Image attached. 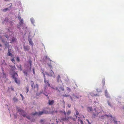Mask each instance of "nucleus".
Wrapping results in <instances>:
<instances>
[{
    "label": "nucleus",
    "mask_w": 124,
    "mask_h": 124,
    "mask_svg": "<svg viewBox=\"0 0 124 124\" xmlns=\"http://www.w3.org/2000/svg\"><path fill=\"white\" fill-rule=\"evenodd\" d=\"M102 110L101 108V107L100 108L96 107L94 109L93 111H94L95 113L93 112L92 114V116L94 117H95L97 116H98L99 113L101 112V111Z\"/></svg>",
    "instance_id": "nucleus-1"
},
{
    "label": "nucleus",
    "mask_w": 124,
    "mask_h": 124,
    "mask_svg": "<svg viewBox=\"0 0 124 124\" xmlns=\"http://www.w3.org/2000/svg\"><path fill=\"white\" fill-rule=\"evenodd\" d=\"M31 85L32 89H35V88H37V91H38L39 89V85L36 84L34 86V82L33 81H31Z\"/></svg>",
    "instance_id": "nucleus-2"
},
{
    "label": "nucleus",
    "mask_w": 124,
    "mask_h": 124,
    "mask_svg": "<svg viewBox=\"0 0 124 124\" xmlns=\"http://www.w3.org/2000/svg\"><path fill=\"white\" fill-rule=\"evenodd\" d=\"M18 111L20 112L19 113L22 115L24 117H26L29 119H30L29 116H26V114L25 113L24 111L21 109H19L18 110Z\"/></svg>",
    "instance_id": "nucleus-3"
},
{
    "label": "nucleus",
    "mask_w": 124,
    "mask_h": 124,
    "mask_svg": "<svg viewBox=\"0 0 124 124\" xmlns=\"http://www.w3.org/2000/svg\"><path fill=\"white\" fill-rule=\"evenodd\" d=\"M48 113L45 110H43L42 111H40L39 112H36L34 113H32V114L33 115H37L40 116L42 115L43 114H47Z\"/></svg>",
    "instance_id": "nucleus-4"
},
{
    "label": "nucleus",
    "mask_w": 124,
    "mask_h": 124,
    "mask_svg": "<svg viewBox=\"0 0 124 124\" xmlns=\"http://www.w3.org/2000/svg\"><path fill=\"white\" fill-rule=\"evenodd\" d=\"M18 76V75L16 73H14L12 75L13 78L14 79L15 82L16 83H19L20 81L19 80H18V79L16 78V77Z\"/></svg>",
    "instance_id": "nucleus-5"
},
{
    "label": "nucleus",
    "mask_w": 124,
    "mask_h": 124,
    "mask_svg": "<svg viewBox=\"0 0 124 124\" xmlns=\"http://www.w3.org/2000/svg\"><path fill=\"white\" fill-rule=\"evenodd\" d=\"M7 55L9 56H10L11 57H12L13 56V54L12 53L11 49H8Z\"/></svg>",
    "instance_id": "nucleus-6"
},
{
    "label": "nucleus",
    "mask_w": 124,
    "mask_h": 124,
    "mask_svg": "<svg viewBox=\"0 0 124 124\" xmlns=\"http://www.w3.org/2000/svg\"><path fill=\"white\" fill-rule=\"evenodd\" d=\"M43 75L44 77V82L48 86H50V85L49 84L48 81L47 80H46V77L45 76V74H44Z\"/></svg>",
    "instance_id": "nucleus-7"
},
{
    "label": "nucleus",
    "mask_w": 124,
    "mask_h": 124,
    "mask_svg": "<svg viewBox=\"0 0 124 124\" xmlns=\"http://www.w3.org/2000/svg\"><path fill=\"white\" fill-rule=\"evenodd\" d=\"M23 48L25 51H28L30 49V46H24Z\"/></svg>",
    "instance_id": "nucleus-8"
},
{
    "label": "nucleus",
    "mask_w": 124,
    "mask_h": 124,
    "mask_svg": "<svg viewBox=\"0 0 124 124\" xmlns=\"http://www.w3.org/2000/svg\"><path fill=\"white\" fill-rule=\"evenodd\" d=\"M54 103V101L53 100L51 101L50 100H48V103L49 105H52Z\"/></svg>",
    "instance_id": "nucleus-9"
},
{
    "label": "nucleus",
    "mask_w": 124,
    "mask_h": 124,
    "mask_svg": "<svg viewBox=\"0 0 124 124\" xmlns=\"http://www.w3.org/2000/svg\"><path fill=\"white\" fill-rule=\"evenodd\" d=\"M28 40L30 45L33 46V44L32 40L31 39H29Z\"/></svg>",
    "instance_id": "nucleus-10"
},
{
    "label": "nucleus",
    "mask_w": 124,
    "mask_h": 124,
    "mask_svg": "<svg viewBox=\"0 0 124 124\" xmlns=\"http://www.w3.org/2000/svg\"><path fill=\"white\" fill-rule=\"evenodd\" d=\"M6 74L4 73L3 72V73L1 74V77L4 78H6Z\"/></svg>",
    "instance_id": "nucleus-11"
},
{
    "label": "nucleus",
    "mask_w": 124,
    "mask_h": 124,
    "mask_svg": "<svg viewBox=\"0 0 124 124\" xmlns=\"http://www.w3.org/2000/svg\"><path fill=\"white\" fill-rule=\"evenodd\" d=\"M16 40V38L13 37L12 38V40L10 42L11 43H13L15 42Z\"/></svg>",
    "instance_id": "nucleus-12"
},
{
    "label": "nucleus",
    "mask_w": 124,
    "mask_h": 124,
    "mask_svg": "<svg viewBox=\"0 0 124 124\" xmlns=\"http://www.w3.org/2000/svg\"><path fill=\"white\" fill-rule=\"evenodd\" d=\"M92 108L91 107H89L87 108V110L88 112H91L92 111Z\"/></svg>",
    "instance_id": "nucleus-13"
},
{
    "label": "nucleus",
    "mask_w": 124,
    "mask_h": 124,
    "mask_svg": "<svg viewBox=\"0 0 124 124\" xmlns=\"http://www.w3.org/2000/svg\"><path fill=\"white\" fill-rule=\"evenodd\" d=\"M23 23V19H21L20 21L19 24L20 25H22Z\"/></svg>",
    "instance_id": "nucleus-14"
},
{
    "label": "nucleus",
    "mask_w": 124,
    "mask_h": 124,
    "mask_svg": "<svg viewBox=\"0 0 124 124\" xmlns=\"http://www.w3.org/2000/svg\"><path fill=\"white\" fill-rule=\"evenodd\" d=\"M70 117H68L67 118H62V120L64 121L68 120Z\"/></svg>",
    "instance_id": "nucleus-15"
},
{
    "label": "nucleus",
    "mask_w": 124,
    "mask_h": 124,
    "mask_svg": "<svg viewBox=\"0 0 124 124\" xmlns=\"http://www.w3.org/2000/svg\"><path fill=\"white\" fill-rule=\"evenodd\" d=\"M60 77L59 75H58L57 77V81L58 82H59V81L60 79Z\"/></svg>",
    "instance_id": "nucleus-16"
},
{
    "label": "nucleus",
    "mask_w": 124,
    "mask_h": 124,
    "mask_svg": "<svg viewBox=\"0 0 124 124\" xmlns=\"http://www.w3.org/2000/svg\"><path fill=\"white\" fill-rule=\"evenodd\" d=\"M18 68L21 71L22 70V66L21 65H19L18 66Z\"/></svg>",
    "instance_id": "nucleus-17"
},
{
    "label": "nucleus",
    "mask_w": 124,
    "mask_h": 124,
    "mask_svg": "<svg viewBox=\"0 0 124 124\" xmlns=\"http://www.w3.org/2000/svg\"><path fill=\"white\" fill-rule=\"evenodd\" d=\"M11 60L13 63L15 64V61L14 58H12L11 59Z\"/></svg>",
    "instance_id": "nucleus-18"
},
{
    "label": "nucleus",
    "mask_w": 124,
    "mask_h": 124,
    "mask_svg": "<svg viewBox=\"0 0 124 124\" xmlns=\"http://www.w3.org/2000/svg\"><path fill=\"white\" fill-rule=\"evenodd\" d=\"M51 71L50 72V75L51 76H52L53 74H54V72L52 71V70H51Z\"/></svg>",
    "instance_id": "nucleus-19"
},
{
    "label": "nucleus",
    "mask_w": 124,
    "mask_h": 124,
    "mask_svg": "<svg viewBox=\"0 0 124 124\" xmlns=\"http://www.w3.org/2000/svg\"><path fill=\"white\" fill-rule=\"evenodd\" d=\"M5 46H6L5 48H6V47H8V43L7 42H6L5 44Z\"/></svg>",
    "instance_id": "nucleus-20"
},
{
    "label": "nucleus",
    "mask_w": 124,
    "mask_h": 124,
    "mask_svg": "<svg viewBox=\"0 0 124 124\" xmlns=\"http://www.w3.org/2000/svg\"><path fill=\"white\" fill-rule=\"evenodd\" d=\"M78 121L79 122H80L81 124H83V121L82 120H80V119H78Z\"/></svg>",
    "instance_id": "nucleus-21"
},
{
    "label": "nucleus",
    "mask_w": 124,
    "mask_h": 124,
    "mask_svg": "<svg viewBox=\"0 0 124 124\" xmlns=\"http://www.w3.org/2000/svg\"><path fill=\"white\" fill-rule=\"evenodd\" d=\"M13 100L14 101V102H16L18 100L15 97H14L13 98Z\"/></svg>",
    "instance_id": "nucleus-22"
},
{
    "label": "nucleus",
    "mask_w": 124,
    "mask_h": 124,
    "mask_svg": "<svg viewBox=\"0 0 124 124\" xmlns=\"http://www.w3.org/2000/svg\"><path fill=\"white\" fill-rule=\"evenodd\" d=\"M16 60L18 62L20 61V59L18 57H16Z\"/></svg>",
    "instance_id": "nucleus-23"
},
{
    "label": "nucleus",
    "mask_w": 124,
    "mask_h": 124,
    "mask_svg": "<svg viewBox=\"0 0 124 124\" xmlns=\"http://www.w3.org/2000/svg\"><path fill=\"white\" fill-rule=\"evenodd\" d=\"M31 20L32 23H34V20L33 19L31 18Z\"/></svg>",
    "instance_id": "nucleus-24"
},
{
    "label": "nucleus",
    "mask_w": 124,
    "mask_h": 124,
    "mask_svg": "<svg viewBox=\"0 0 124 124\" xmlns=\"http://www.w3.org/2000/svg\"><path fill=\"white\" fill-rule=\"evenodd\" d=\"M68 115H69L71 113V111L70 110H68L67 113Z\"/></svg>",
    "instance_id": "nucleus-25"
},
{
    "label": "nucleus",
    "mask_w": 124,
    "mask_h": 124,
    "mask_svg": "<svg viewBox=\"0 0 124 124\" xmlns=\"http://www.w3.org/2000/svg\"><path fill=\"white\" fill-rule=\"evenodd\" d=\"M102 82L103 85L105 84V80L104 79H103L102 80Z\"/></svg>",
    "instance_id": "nucleus-26"
},
{
    "label": "nucleus",
    "mask_w": 124,
    "mask_h": 124,
    "mask_svg": "<svg viewBox=\"0 0 124 124\" xmlns=\"http://www.w3.org/2000/svg\"><path fill=\"white\" fill-rule=\"evenodd\" d=\"M67 90L69 92H70L71 91V89L69 87L67 88Z\"/></svg>",
    "instance_id": "nucleus-27"
},
{
    "label": "nucleus",
    "mask_w": 124,
    "mask_h": 124,
    "mask_svg": "<svg viewBox=\"0 0 124 124\" xmlns=\"http://www.w3.org/2000/svg\"><path fill=\"white\" fill-rule=\"evenodd\" d=\"M23 72L26 75V76H27V73L26 71H23Z\"/></svg>",
    "instance_id": "nucleus-28"
},
{
    "label": "nucleus",
    "mask_w": 124,
    "mask_h": 124,
    "mask_svg": "<svg viewBox=\"0 0 124 124\" xmlns=\"http://www.w3.org/2000/svg\"><path fill=\"white\" fill-rule=\"evenodd\" d=\"M8 8H6L5 9H3V11L4 12H6V11L8 10Z\"/></svg>",
    "instance_id": "nucleus-29"
},
{
    "label": "nucleus",
    "mask_w": 124,
    "mask_h": 124,
    "mask_svg": "<svg viewBox=\"0 0 124 124\" xmlns=\"http://www.w3.org/2000/svg\"><path fill=\"white\" fill-rule=\"evenodd\" d=\"M108 94V92L107 90H106L105 91V94L106 96H107V94Z\"/></svg>",
    "instance_id": "nucleus-30"
},
{
    "label": "nucleus",
    "mask_w": 124,
    "mask_h": 124,
    "mask_svg": "<svg viewBox=\"0 0 124 124\" xmlns=\"http://www.w3.org/2000/svg\"><path fill=\"white\" fill-rule=\"evenodd\" d=\"M60 89L61 90H62V91H63L64 90V88L63 87H60Z\"/></svg>",
    "instance_id": "nucleus-31"
},
{
    "label": "nucleus",
    "mask_w": 124,
    "mask_h": 124,
    "mask_svg": "<svg viewBox=\"0 0 124 124\" xmlns=\"http://www.w3.org/2000/svg\"><path fill=\"white\" fill-rule=\"evenodd\" d=\"M26 91H27V92H26V93H27L29 91V88H28V87H26Z\"/></svg>",
    "instance_id": "nucleus-32"
},
{
    "label": "nucleus",
    "mask_w": 124,
    "mask_h": 124,
    "mask_svg": "<svg viewBox=\"0 0 124 124\" xmlns=\"http://www.w3.org/2000/svg\"><path fill=\"white\" fill-rule=\"evenodd\" d=\"M44 122V120L42 119H41L40 120V123H42V122Z\"/></svg>",
    "instance_id": "nucleus-33"
},
{
    "label": "nucleus",
    "mask_w": 124,
    "mask_h": 124,
    "mask_svg": "<svg viewBox=\"0 0 124 124\" xmlns=\"http://www.w3.org/2000/svg\"><path fill=\"white\" fill-rule=\"evenodd\" d=\"M11 89L12 91H14V89L13 88L12 86H11Z\"/></svg>",
    "instance_id": "nucleus-34"
},
{
    "label": "nucleus",
    "mask_w": 124,
    "mask_h": 124,
    "mask_svg": "<svg viewBox=\"0 0 124 124\" xmlns=\"http://www.w3.org/2000/svg\"><path fill=\"white\" fill-rule=\"evenodd\" d=\"M86 120L87 121V122L89 124H91V123H90V122L88 120V119H86Z\"/></svg>",
    "instance_id": "nucleus-35"
},
{
    "label": "nucleus",
    "mask_w": 124,
    "mask_h": 124,
    "mask_svg": "<svg viewBox=\"0 0 124 124\" xmlns=\"http://www.w3.org/2000/svg\"><path fill=\"white\" fill-rule=\"evenodd\" d=\"M76 114L77 115H78L79 114V113H78V111L77 110L76 111Z\"/></svg>",
    "instance_id": "nucleus-36"
},
{
    "label": "nucleus",
    "mask_w": 124,
    "mask_h": 124,
    "mask_svg": "<svg viewBox=\"0 0 124 124\" xmlns=\"http://www.w3.org/2000/svg\"><path fill=\"white\" fill-rule=\"evenodd\" d=\"M114 123L115 124H116L117 123V122L116 121L114 120Z\"/></svg>",
    "instance_id": "nucleus-37"
},
{
    "label": "nucleus",
    "mask_w": 124,
    "mask_h": 124,
    "mask_svg": "<svg viewBox=\"0 0 124 124\" xmlns=\"http://www.w3.org/2000/svg\"><path fill=\"white\" fill-rule=\"evenodd\" d=\"M20 95L21 96V97H22V99L23 100V96L22 95V94H20Z\"/></svg>",
    "instance_id": "nucleus-38"
},
{
    "label": "nucleus",
    "mask_w": 124,
    "mask_h": 124,
    "mask_svg": "<svg viewBox=\"0 0 124 124\" xmlns=\"http://www.w3.org/2000/svg\"><path fill=\"white\" fill-rule=\"evenodd\" d=\"M71 106V105L70 104H68V106L69 108H70Z\"/></svg>",
    "instance_id": "nucleus-39"
},
{
    "label": "nucleus",
    "mask_w": 124,
    "mask_h": 124,
    "mask_svg": "<svg viewBox=\"0 0 124 124\" xmlns=\"http://www.w3.org/2000/svg\"><path fill=\"white\" fill-rule=\"evenodd\" d=\"M18 19H19V20H21V17L20 16H19L18 17Z\"/></svg>",
    "instance_id": "nucleus-40"
},
{
    "label": "nucleus",
    "mask_w": 124,
    "mask_h": 124,
    "mask_svg": "<svg viewBox=\"0 0 124 124\" xmlns=\"http://www.w3.org/2000/svg\"><path fill=\"white\" fill-rule=\"evenodd\" d=\"M33 73L34 74H35V72L34 71V69H33Z\"/></svg>",
    "instance_id": "nucleus-41"
},
{
    "label": "nucleus",
    "mask_w": 124,
    "mask_h": 124,
    "mask_svg": "<svg viewBox=\"0 0 124 124\" xmlns=\"http://www.w3.org/2000/svg\"><path fill=\"white\" fill-rule=\"evenodd\" d=\"M64 115H65V116H66V113L65 112V111H64Z\"/></svg>",
    "instance_id": "nucleus-42"
},
{
    "label": "nucleus",
    "mask_w": 124,
    "mask_h": 124,
    "mask_svg": "<svg viewBox=\"0 0 124 124\" xmlns=\"http://www.w3.org/2000/svg\"><path fill=\"white\" fill-rule=\"evenodd\" d=\"M103 116V115H102V116H99V117H103V116Z\"/></svg>",
    "instance_id": "nucleus-43"
},
{
    "label": "nucleus",
    "mask_w": 124,
    "mask_h": 124,
    "mask_svg": "<svg viewBox=\"0 0 124 124\" xmlns=\"http://www.w3.org/2000/svg\"><path fill=\"white\" fill-rule=\"evenodd\" d=\"M107 96H106L107 97H108V94H107Z\"/></svg>",
    "instance_id": "nucleus-44"
},
{
    "label": "nucleus",
    "mask_w": 124,
    "mask_h": 124,
    "mask_svg": "<svg viewBox=\"0 0 124 124\" xmlns=\"http://www.w3.org/2000/svg\"><path fill=\"white\" fill-rule=\"evenodd\" d=\"M108 105H109V106H111L110 104V103H109V102H108Z\"/></svg>",
    "instance_id": "nucleus-45"
},
{
    "label": "nucleus",
    "mask_w": 124,
    "mask_h": 124,
    "mask_svg": "<svg viewBox=\"0 0 124 124\" xmlns=\"http://www.w3.org/2000/svg\"><path fill=\"white\" fill-rule=\"evenodd\" d=\"M10 67H11L12 68H13L14 67V66H12V65L10 66Z\"/></svg>",
    "instance_id": "nucleus-46"
},
{
    "label": "nucleus",
    "mask_w": 124,
    "mask_h": 124,
    "mask_svg": "<svg viewBox=\"0 0 124 124\" xmlns=\"http://www.w3.org/2000/svg\"><path fill=\"white\" fill-rule=\"evenodd\" d=\"M6 37L7 38H8V36L7 35L6 36Z\"/></svg>",
    "instance_id": "nucleus-47"
},
{
    "label": "nucleus",
    "mask_w": 124,
    "mask_h": 124,
    "mask_svg": "<svg viewBox=\"0 0 124 124\" xmlns=\"http://www.w3.org/2000/svg\"><path fill=\"white\" fill-rule=\"evenodd\" d=\"M64 97H67V95H64L63 96Z\"/></svg>",
    "instance_id": "nucleus-48"
},
{
    "label": "nucleus",
    "mask_w": 124,
    "mask_h": 124,
    "mask_svg": "<svg viewBox=\"0 0 124 124\" xmlns=\"http://www.w3.org/2000/svg\"><path fill=\"white\" fill-rule=\"evenodd\" d=\"M0 47H2V45H1L0 44Z\"/></svg>",
    "instance_id": "nucleus-49"
},
{
    "label": "nucleus",
    "mask_w": 124,
    "mask_h": 124,
    "mask_svg": "<svg viewBox=\"0 0 124 124\" xmlns=\"http://www.w3.org/2000/svg\"><path fill=\"white\" fill-rule=\"evenodd\" d=\"M30 65H31V62H30Z\"/></svg>",
    "instance_id": "nucleus-50"
},
{
    "label": "nucleus",
    "mask_w": 124,
    "mask_h": 124,
    "mask_svg": "<svg viewBox=\"0 0 124 124\" xmlns=\"http://www.w3.org/2000/svg\"><path fill=\"white\" fill-rule=\"evenodd\" d=\"M46 96H47L48 98H49V97H48V95H46Z\"/></svg>",
    "instance_id": "nucleus-51"
},
{
    "label": "nucleus",
    "mask_w": 124,
    "mask_h": 124,
    "mask_svg": "<svg viewBox=\"0 0 124 124\" xmlns=\"http://www.w3.org/2000/svg\"><path fill=\"white\" fill-rule=\"evenodd\" d=\"M83 117L84 118H85V117L84 116H83Z\"/></svg>",
    "instance_id": "nucleus-52"
},
{
    "label": "nucleus",
    "mask_w": 124,
    "mask_h": 124,
    "mask_svg": "<svg viewBox=\"0 0 124 124\" xmlns=\"http://www.w3.org/2000/svg\"><path fill=\"white\" fill-rule=\"evenodd\" d=\"M94 96H97V95H95Z\"/></svg>",
    "instance_id": "nucleus-53"
},
{
    "label": "nucleus",
    "mask_w": 124,
    "mask_h": 124,
    "mask_svg": "<svg viewBox=\"0 0 124 124\" xmlns=\"http://www.w3.org/2000/svg\"><path fill=\"white\" fill-rule=\"evenodd\" d=\"M0 50H1V49H0Z\"/></svg>",
    "instance_id": "nucleus-54"
},
{
    "label": "nucleus",
    "mask_w": 124,
    "mask_h": 124,
    "mask_svg": "<svg viewBox=\"0 0 124 124\" xmlns=\"http://www.w3.org/2000/svg\"><path fill=\"white\" fill-rule=\"evenodd\" d=\"M78 118L79 119H80V118H79V117H78Z\"/></svg>",
    "instance_id": "nucleus-55"
},
{
    "label": "nucleus",
    "mask_w": 124,
    "mask_h": 124,
    "mask_svg": "<svg viewBox=\"0 0 124 124\" xmlns=\"http://www.w3.org/2000/svg\"><path fill=\"white\" fill-rule=\"evenodd\" d=\"M76 117H77V116H76Z\"/></svg>",
    "instance_id": "nucleus-56"
}]
</instances>
